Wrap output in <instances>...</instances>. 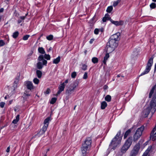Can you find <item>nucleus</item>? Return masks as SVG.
<instances>
[{
  "label": "nucleus",
  "mask_w": 156,
  "mask_h": 156,
  "mask_svg": "<svg viewBox=\"0 0 156 156\" xmlns=\"http://www.w3.org/2000/svg\"><path fill=\"white\" fill-rule=\"evenodd\" d=\"M92 140L90 137L86 138L85 140L82 144V147H81L83 156H87V151H89L91 147Z\"/></svg>",
  "instance_id": "obj_1"
},
{
  "label": "nucleus",
  "mask_w": 156,
  "mask_h": 156,
  "mask_svg": "<svg viewBox=\"0 0 156 156\" xmlns=\"http://www.w3.org/2000/svg\"><path fill=\"white\" fill-rule=\"evenodd\" d=\"M121 133V131L119 130L115 136L111 140L109 145V148L111 150H115L117 146L121 143L122 139V137L119 136Z\"/></svg>",
  "instance_id": "obj_2"
},
{
  "label": "nucleus",
  "mask_w": 156,
  "mask_h": 156,
  "mask_svg": "<svg viewBox=\"0 0 156 156\" xmlns=\"http://www.w3.org/2000/svg\"><path fill=\"white\" fill-rule=\"evenodd\" d=\"M153 109L155 112L156 110V94L153 98L150 104V107H148L144 111V116L146 118L147 117L150 113L151 109Z\"/></svg>",
  "instance_id": "obj_3"
},
{
  "label": "nucleus",
  "mask_w": 156,
  "mask_h": 156,
  "mask_svg": "<svg viewBox=\"0 0 156 156\" xmlns=\"http://www.w3.org/2000/svg\"><path fill=\"white\" fill-rule=\"evenodd\" d=\"M37 60L39 61L37 64V67L38 69H41L43 67L44 65L47 66V61L44 59L43 55H40L38 57Z\"/></svg>",
  "instance_id": "obj_4"
},
{
  "label": "nucleus",
  "mask_w": 156,
  "mask_h": 156,
  "mask_svg": "<svg viewBox=\"0 0 156 156\" xmlns=\"http://www.w3.org/2000/svg\"><path fill=\"white\" fill-rule=\"evenodd\" d=\"M132 141V137H129L126 140L125 144L122 147L121 152L123 153H125L131 145Z\"/></svg>",
  "instance_id": "obj_5"
},
{
  "label": "nucleus",
  "mask_w": 156,
  "mask_h": 156,
  "mask_svg": "<svg viewBox=\"0 0 156 156\" xmlns=\"http://www.w3.org/2000/svg\"><path fill=\"white\" fill-rule=\"evenodd\" d=\"M154 58V55L152 56L148 60L145 69L139 76H141L148 73L151 69V68L153 63V60Z\"/></svg>",
  "instance_id": "obj_6"
},
{
  "label": "nucleus",
  "mask_w": 156,
  "mask_h": 156,
  "mask_svg": "<svg viewBox=\"0 0 156 156\" xmlns=\"http://www.w3.org/2000/svg\"><path fill=\"white\" fill-rule=\"evenodd\" d=\"M79 82L78 81H75L71 83L69 87L66 90V94L71 95L74 92V89L78 86Z\"/></svg>",
  "instance_id": "obj_7"
},
{
  "label": "nucleus",
  "mask_w": 156,
  "mask_h": 156,
  "mask_svg": "<svg viewBox=\"0 0 156 156\" xmlns=\"http://www.w3.org/2000/svg\"><path fill=\"white\" fill-rule=\"evenodd\" d=\"M144 126H142L137 129L133 136L134 142H136L140 137L142 134V132L144 129Z\"/></svg>",
  "instance_id": "obj_8"
},
{
  "label": "nucleus",
  "mask_w": 156,
  "mask_h": 156,
  "mask_svg": "<svg viewBox=\"0 0 156 156\" xmlns=\"http://www.w3.org/2000/svg\"><path fill=\"white\" fill-rule=\"evenodd\" d=\"M141 141L140 140L138 143L134 146L133 149L131 151L130 156H136L138 153L140 149Z\"/></svg>",
  "instance_id": "obj_9"
},
{
  "label": "nucleus",
  "mask_w": 156,
  "mask_h": 156,
  "mask_svg": "<svg viewBox=\"0 0 156 156\" xmlns=\"http://www.w3.org/2000/svg\"><path fill=\"white\" fill-rule=\"evenodd\" d=\"M51 120L50 117H47L44 120V126H43L41 129L40 130V132H41V134H44L47 129L48 126L49 122Z\"/></svg>",
  "instance_id": "obj_10"
},
{
  "label": "nucleus",
  "mask_w": 156,
  "mask_h": 156,
  "mask_svg": "<svg viewBox=\"0 0 156 156\" xmlns=\"http://www.w3.org/2000/svg\"><path fill=\"white\" fill-rule=\"evenodd\" d=\"M108 46H110L116 48L118 46V42L109 39V41L107 43Z\"/></svg>",
  "instance_id": "obj_11"
},
{
  "label": "nucleus",
  "mask_w": 156,
  "mask_h": 156,
  "mask_svg": "<svg viewBox=\"0 0 156 156\" xmlns=\"http://www.w3.org/2000/svg\"><path fill=\"white\" fill-rule=\"evenodd\" d=\"M65 86L66 84H65V83H63L59 86L58 87V90L57 93V95H59L62 92L64 91Z\"/></svg>",
  "instance_id": "obj_12"
},
{
  "label": "nucleus",
  "mask_w": 156,
  "mask_h": 156,
  "mask_svg": "<svg viewBox=\"0 0 156 156\" xmlns=\"http://www.w3.org/2000/svg\"><path fill=\"white\" fill-rule=\"evenodd\" d=\"M111 22L112 23L116 26L122 25L124 24V22L122 20H120L119 21H114L112 19L111 20Z\"/></svg>",
  "instance_id": "obj_13"
},
{
  "label": "nucleus",
  "mask_w": 156,
  "mask_h": 156,
  "mask_svg": "<svg viewBox=\"0 0 156 156\" xmlns=\"http://www.w3.org/2000/svg\"><path fill=\"white\" fill-rule=\"evenodd\" d=\"M119 35L120 34L118 33L114 34L110 37L109 39L117 42V41L119 40Z\"/></svg>",
  "instance_id": "obj_14"
},
{
  "label": "nucleus",
  "mask_w": 156,
  "mask_h": 156,
  "mask_svg": "<svg viewBox=\"0 0 156 156\" xmlns=\"http://www.w3.org/2000/svg\"><path fill=\"white\" fill-rule=\"evenodd\" d=\"M115 48L113 47L112 46H108V44H107L105 49L107 52L110 53L113 51Z\"/></svg>",
  "instance_id": "obj_15"
},
{
  "label": "nucleus",
  "mask_w": 156,
  "mask_h": 156,
  "mask_svg": "<svg viewBox=\"0 0 156 156\" xmlns=\"http://www.w3.org/2000/svg\"><path fill=\"white\" fill-rule=\"evenodd\" d=\"M27 89L31 90L34 89V86L32 83L30 81H28L27 82Z\"/></svg>",
  "instance_id": "obj_16"
},
{
  "label": "nucleus",
  "mask_w": 156,
  "mask_h": 156,
  "mask_svg": "<svg viewBox=\"0 0 156 156\" xmlns=\"http://www.w3.org/2000/svg\"><path fill=\"white\" fill-rule=\"evenodd\" d=\"M111 18L109 17V15L108 13L105 14V16L103 17L102 21L103 22H106L107 20H110L111 21Z\"/></svg>",
  "instance_id": "obj_17"
},
{
  "label": "nucleus",
  "mask_w": 156,
  "mask_h": 156,
  "mask_svg": "<svg viewBox=\"0 0 156 156\" xmlns=\"http://www.w3.org/2000/svg\"><path fill=\"white\" fill-rule=\"evenodd\" d=\"M133 129V127L130 129H128L126 132L123 137L124 139H125L130 134L131 131Z\"/></svg>",
  "instance_id": "obj_18"
},
{
  "label": "nucleus",
  "mask_w": 156,
  "mask_h": 156,
  "mask_svg": "<svg viewBox=\"0 0 156 156\" xmlns=\"http://www.w3.org/2000/svg\"><path fill=\"white\" fill-rule=\"evenodd\" d=\"M107 103L105 101H103L101 103V108L102 109H104L107 106Z\"/></svg>",
  "instance_id": "obj_19"
},
{
  "label": "nucleus",
  "mask_w": 156,
  "mask_h": 156,
  "mask_svg": "<svg viewBox=\"0 0 156 156\" xmlns=\"http://www.w3.org/2000/svg\"><path fill=\"white\" fill-rule=\"evenodd\" d=\"M61 57L58 56L56 58L54 59L53 61V63L55 64H58L60 61Z\"/></svg>",
  "instance_id": "obj_20"
},
{
  "label": "nucleus",
  "mask_w": 156,
  "mask_h": 156,
  "mask_svg": "<svg viewBox=\"0 0 156 156\" xmlns=\"http://www.w3.org/2000/svg\"><path fill=\"white\" fill-rule=\"evenodd\" d=\"M109 53L107 52V53L106 54L105 56L104 57V60L103 61V63L104 64H106V62L107 60L109 57Z\"/></svg>",
  "instance_id": "obj_21"
},
{
  "label": "nucleus",
  "mask_w": 156,
  "mask_h": 156,
  "mask_svg": "<svg viewBox=\"0 0 156 156\" xmlns=\"http://www.w3.org/2000/svg\"><path fill=\"white\" fill-rule=\"evenodd\" d=\"M27 16V14H26L25 16H20L19 18V19H18L17 20L18 23H21L22 21V20H23L25 19Z\"/></svg>",
  "instance_id": "obj_22"
},
{
  "label": "nucleus",
  "mask_w": 156,
  "mask_h": 156,
  "mask_svg": "<svg viewBox=\"0 0 156 156\" xmlns=\"http://www.w3.org/2000/svg\"><path fill=\"white\" fill-rule=\"evenodd\" d=\"M36 75L37 77L39 78H41L42 75V72L40 70H37L36 72Z\"/></svg>",
  "instance_id": "obj_23"
},
{
  "label": "nucleus",
  "mask_w": 156,
  "mask_h": 156,
  "mask_svg": "<svg viewBox=\"0 0 156 156\" xmlns=\"http://www.w3.org/2000/svg\"><path fill=\"white\" fill-rule=\"evenodd\" d=\"M38 51L39 53L43 54L45 53V51L43 47H39L38 49Z\"/></svg>",
  "instance_id": "obj_24"
},
{
  "label": "nucleus",
  "mask_w": 156,
  "mask_h": 156,
  "mask_svg": "<svg viewBox=\"0 0 156 156\" xmlns=\"http://www.w3.org/2000/svg\"><path fill=\"white\" fill-rule=\"evenodd\" d=\"M20 115H18L16 117V119H14L12 122V123L14 124H16L19 120Z\"/></svg>",
  "instance_id": "obj_25"
},
{
  "label": "nucleus",
  "mask_w": 156,
  "mask_h": 156,
  "mask_svg": "<svg viewBox=\"0 0 156 156\" xmlns=\"http://www.w3.org/2000/svg\"><path fill=\"white\" fill-rule=\"evenodd\" d=\"M111 97L109 95H107L105 98V100L108 102H109L111 100Z\"/></svg>",
  "instance_id": "obj_26"
},
{
  "label": "nucleus",
  "mask_w": 156,
  "mask_h": 156,
  "mask_svg": "<svg viewBox=\"0 0 156 156\" xmlns=\"http://www.w3.org/2000/svg\"><path fill=\"white\" fill-rule=\"evenodd\" d=\"M19 35V32L18 31H16L13 33L12 36L14 38L16 39L18 37Z\"/></svg>",
  "instance_id": "obj_27"
},
{
  "label": "nucleus",
  "mask_w": 156,
  "mask_h": 156,
  "mask_svg": "<svg viewBox=\"0 0 156 156\" xmlns=\"http://www.w3.org/2000/svg\"><path fill=\"white\" fill-rule=\"evenodd\" d=\"M91 60L92 62L94 64L97 63L98 61V58L96 57H93Z\"/></svg>",
  "instance_id": "obj_28"
},
{
  "label": "nucleus",
  "mask_w": 156,
  "mask_h": 156,
  "mask_svg": "<svg viewBox=\"0 0 156 156\" xmlns=\"http://www.w3.org/2000/svg\"><path fill=\"white\" fill-rule=\"evenodd\" d=\"M113 9V7L112 6H109L108 7L106 11L108 13H110L112 11Z\"/></svg>",
  "instance_id": "obj_29"
},
{
  "label": "nucleus",
  "mask_w": 156,
  "mask_h": 156,
  "mask_svg": "<svg viewBox=\"0 0 156 156\" xmlns=\"http://www.w3.org/2000/svg\"><path fill=\"white\" fill-rule=\"evenodd\" d=\"M44 58L45 59L47 60H50L51 58V57L50 55L49 54H44Z\"/></svg>",
  "instance_id": "obj_30"
},
{
  "label": "nucleus",
  "mask_w": 156,
  "mask_h": 156,
  "mask_svg": "<svg viewBox=\"0 0 156 156\" xmlns=\"http://www.w3.org/2000/svg\"><path fill=\"white\" fill-rule=\"evenodd\" d=\"M151 9H154L156 7V4L155 3H152L150 5Z\"/></svg>",
  "instance_id": "obj_31"
},
{
  "label": "nucleus",
  "mask_w": 156,
  "mask_h": 156,
  "mask_svg": "<svg viewBox=\"0 0 156 156\" xmlns=\"http://www.w3.org/2000/svg\"><path fill=\"white\" fill-rule=\"evenodd\" d=\"M34 83L36 84L39 83V80L37 78H34L33 80Z\"/></svg>",
  "instance_id": "obj_32"
},
{
  "label": "nucleus",
  "mask_w": 156,
  "mask_h": 156,
  "mask_svg": "<svg viewBox=\"0 0 156 156\" xmlns=\"http://www.w3.org/2000/svg\"><path fill=\"white\" fill-rule=\"evenodd\" d=\"M57 98H51L50 101V103L52 104H54L56 101Z\"/></svg>",
  "instance_id": "obj_33"
},
{
  "label": "nucleus",
  "mask_w": 156,
  "mask_h": 156,
  "mask_svg": "<svg viewBox=\"0 0 156 156\" xmlns=\"http://www.w3.org/2000/svg\"><path fill=\"white\" fill-rule=\"evenodd\" d=\"M46 38L48 40H51L53 39V36L52 35H49L47 36Z\"/></svg>",
  "instance_id": "obj_34"
},
{
  "label": "nucleus",
  "mask_w": 156,
  "mask_h": 156,
  "mask_svg": "<svg viewBox=\"0 0 156 156\" xmlns=\"http://www.w3.org/2000/svg\"><path fill=\"white\" fill-rule=\"evenodd\" d=\"M87 65L83 64L82 65V69L83 70L85 71L87 69Z\"/></svg>",
  "instance_id": "obj_35"
},
{
  "label": "nucleus",
  "mask_w": 156,
  "mask_h": 156,
  "mask_svg": "<svg viewBox=\"0 0 156 156\" xmlns=\"http://www.w3.org/2000/svg\"><path fill=\"white\" fill-rule=\"evenodd\" d=\"M30 37L29 35H26L24 36L23 37V39L24 41H26L28 40L29 37Z\"/></svg>",
  "instance_id": "obj_36"
},
{
  "label": "nucleus",
  "mask_w": 156,
  "mask_h": 156,
  "mask_svg": "<svg viewBox=\"0 0 156 156\" xmlns=\"http://www.w3.org/2000/svg\"><path fill=\"white\" fill-rule=\"evenodd\" d=\"M76 76V73L75 72H74L71 73V76L72 78H75Z\"/></svg>",
  "instance_id": "obj_37"
},
{
  "label": "nucleus",
  "mask_w": 156,
  "mask_h": 156,
  "mask_svg": "<svg viewBox=\"0 0 156 156\" xmlns=\"http://www.w3.org/2000/svg\"><path fill=\"white\" fill-rule=\"evenodd\" d=\"M19 81V80L18 79H16L15 80L14 82V86L16 87H17V84Z\"/></svg>",
  "instance_id": "obj_38"
},
{
  "label": "nucleus",
  "mask_w": 156,
  "mask_h": 156,
  "mask_svg": "<svg viewBox=\"0 0 156 156\" xmlns=\"http://www.w3.org/2000/svg\"><path fill=\"white\" fill-rule=\"evenodd\" d=\"M156 88V84H155L152 87V89H151V90L150 91V92L152 93H153L154 92V90Z\"/></svg>",
  "instance_id": "obj_39"
},
{
  "label": "nucleus",
  "mask_w": 156,
  "mask_h": 156,
  "mask_svg": "<svg viewBox=\"0 0 156 156\" xmlns=\"http://www.w3.org/2000/svg\"><path fill=\"white\" fill-rule=\"evenodd\" d=\"M99 31V29L98 28H96L94 29V32L95 34L97 35L98 34Z\"/></svg>",
  "instance_id": "obj_40"
},
{
  "label": "nucleus",
  "mask_w": 156,
  "mask_h": 156,
  "mask_svg": "<svg viewBox=\"0 0 156 156\" xmlns=\"http://www.w3.org/2000/svg\"><path fill=\"white\" fill-rule=\"evenodd\" d=\"M88 77L87 73L85 72L83 76V79H86Z\"/></svg>",
  "instance_id": "obj_41"
},
{
  "label": "nucleus",
  "mask_w": 156,
  "mask_h": 156,
  "mask_svg": "<svg viewBox=\"0 0 156 156\" xmlns=\"http://www.w3.org/2000/svg\"><path fill=\"white\" fill-rule=\"evenodd\" d=\"M5 43L2 40H0V47L2 46L5 45Z\"/></svg>",
  "instance_id": "obj_42"
},
{
  "label": "nucleus",
  "mask_w": 156,
  "mask_h": 156,
  "mask_svg": "<svg viewBox=\"0 0 156 156\" xmlns=\"http://www.w3.org/2000/svg\"><path fill=\"white\" fill-rule=\"evenodd\" d=\"M13 14L15 16L17 17H18L19 15V14L18 13L16 10L14 11Z\"/></svg>",
  "instance_id": "obj_43"
},
{
  "label": "nucleus",
  "mask_w": 156,
  "mask_h": 156,
  "mask_svg": "<svg viewBox=\"0 0 156 156\" xmlns=\"http://www.w3.org/2000/svg\"><path fill=\"white\" fill-rule=\"evenodd\" d=\"M50 89L48 88L47 89V90L44 91V94H49L50 93Z\"/></svg>",
  "instance_id": "obj_44"
},
{
  "label": "nucleus",
  "mask_w": 156,
  "mask_h": 156,
  "mask_svg": "<svg viewBox=\"0 0 156 156\" xmlns=\"http://www.w3.org/2000/svg\"><path fill=\"white\" fill-rule=\"evenodd\" d=\"M119 1H117L116 2H114L113 4V6L114 7H115V6H116L118 5V4L119 3Z\"/></svg>",
  "instance_id": "obj_45"
},
{
  "label": "nucleus",
  "mask_w": 156,
  "mask_h": 156,
  "mask_svg": "<svg viewBox=\"0 0 156 156\" xmlns=\"http://www.w3.org/2000/svg\"><path fill=\"white\" fill-rule=\"evenodd\" d=\"M66 95L65 98V100L66 101L68 100L70 98V94H66Z\"/></svg>",
  "instance_id": "obj_46"
},
{
  "label": "nucleus",
  "mask_w": 156,
  "mask_h": 156,
  "mask_svg": "<svg viewBox=\"0 0 156 156\" xmlns=\"http://www.w3.org/2000/svg\"><path fill=\"white\" fill-rule=\"evenodd\" d=\"M5 103L4 102H1L0 103V107L2 108H3L5 105Z\"/></svg>",
  "instance_id": "obj_47"
},
{
  "label": "nucleus",
  "mask_w": 156,
  "mask_h": 156,
  "mask_svg": "<svg viewBox=\"0 0 156 156\" xmlns=\"http://www.w3.org/2000/svg\"><path fill=\"white\" fill-rule=\"evenodd\" d=\"M151 148H152V146H150L148 147V148H147V150L146 151H147V152H148V153L150 151V150H151Z\"/></svg>",
  "instance_id": "obj_48"
},
{
  "label": "nucleus",
  "mask_w": 156,
  "mask_h": 156,
  "mask_svg": "<svg viewBox=\"0 0 156 156\" xmlns=\"http://www.w3.org/2000/svg\"><path fill=\"white\" fill-rule=\"evenodd\" d=\"M108 86L106 85H105L103 87V89L104 90L107 89H108Z\"/></svg>",
  "instance_id": "obj_49"
},
{
  "label": "nucleus",
  "mask_w": 156,
  "mask_h": 156,
  "mask_svg": "<svg viewBox=\"0 0 156 156\" xmlns=\"http://www.w3.org/2000/svg\"><path fill=\"white\" fill-rule=\"evenodd\" d=\"M148 153L147 152V151H145V152L144 153L142 156H147Z\"/></svg>",
  "instance_id": "obj_50"
},
{
  "label": "nucleus",
  "mask_w": 156,
  "mask_h": 156,
  "mask_svg": "<svg viewBox=\"0 0 156 156\" xmlns=\"http://www.w3.org/2000/svg\"><path fill=\"white\" fill-rule=\"evenodd\" d=\"M94 38H92L89 41V43L90 44H92L93 43V41L94 40Z\"/></svg>",
  "instance_id": "obj_51"
},
{
  "label": "nucleus",
  "mask_w": 156,
  "mask_h": 156,
  "mask_svg": "<svg viewBox=\"0 0 156 156\" xmlns=\"http://www.w3.org/2000/svg\"><path fill=\"white\" fill-rule=\"evenodd\" d=\"M10 151V147L9 146L6 149V152H9Z\"/></svg>",
  "instance_id": "obj_52"
},
{
  "label": "nucleus",
  "mask_w": 156,
  "mask_h": 156,
  "mask_svg": "<svg viewBox=\"0 0 156 156\" xmlns=\"http://www.w3.org/2000/svg\"><path fill=\"white\" fill-rule=\"evenodd\" d=\"M153 94V93L150 92L149 94V98H151Z\"/></svg>",
  "instance_id": "obj_53"
},
{
  "label": "nucleus",
  "mask_w": 156,
  "mask_h": 156,
  "mask_svg": "<svg viewBox=\"0 0 156 156\" xmlns=\"http://www.w3.org/2000/svg\"><path fill=\"white\" fill-rule=\"evenodd\" d=\"M99 31H101V32H102L104 31V29L103 28H101V29H100L99 30Z\"/></svg>",
  "instance_id": "obj_54"
},
{
  "label": "nucleus",
  "mask_w": 156,
  "mask_h": 156,
  "mask_svg": "<svg viewBox=\"0 0 156 156\" xmlns=\"http://www.w3.org/2000/svg\"><path fill=\"white\" fill-rule=\"evenodd\" d=\"M4 9L3 8H1L0 9V12H2L4 11Z\"/></svg>",
  "instance_id": "obj_55"
},
{
  "label": "nucleus",
  "mask_w": 156,
  "mask_h": 156,
  "mask_svg": "<svg viewBox=\"0 0 156 156\" xmlns=\"http://www.w3.org/2000/svg\"><path fill=\"white\" fill-rule=\"evenodd\" d=\"M8 125L7 124H6L4 126H2V127H1L0 128V129L1 130V129H3V128H4V127H5L6 126H7Z\"/></svg>",
  "instance_id": "obj_56"
},
{
  "label": "nucleus",
  "mask_w": 156,
  "mask_h": 156,
  "mask_svg": "<svg viewBox=\"0 0 156 156\" xmlns=\"http://www.w3.org/2000/svg\"><path fill=\"white\" fill-rule=\"evenodd\" d=\"M30 96V94H26L25 95V97L26 98V97H27Z\"/></svg>",
  "instance_id": "obj_57"
},
{
  "label": "nucleus",
  "mask_w": 156,
  "mask_h": 156,
  "mask_svg": "<svg viewBox=\"0 0 156 156\" xmlns=\"http://www.w3.org/2000/svg\"><path fill=\"white\" fill-rule=\"evenodd\" d=\"M52 50V48L51 47L48 50V52L50 51L51 50Z\"/></svg>",
  "instance_id": "obj_58"
},
{
  "label": "nucleus",
  "mask_w": 156,
  "mask_h": 156,
  "mask_svg": "<svg viewBox=\"0 0 156 156\" xmlns=\"http://www.w3.org/2000/svg\"><path fill=\"white\" fill-rule=\"evenodd\" d=\"M68 80H66L65 82L64 83H65H65H68Z\"/></svg>",
  "instance_id": "obj_59"
},
{
  "label": "nucleus",
  "mask_w": 156,
  "mask_h": 156,
  "mask_svg": "<svg viewBox=\"0 0 156 156\" xmlns=\"http://www.w3.org/2000/svg\"><path fill=\"white\" fill-rule=\"evenodd\" d=\"M43 36V34H41V35H40V37H39L38 38V39H39L41 38V37H42Z\"/></svg>",
  "instance_id": "obj_60"
},
{
  "label": "nucleus",
  "mask_w": 156,
  "mask_h": 156,
  "mask_svg": "<svg viewBox=\"0 0 156 156\" xmlns=\"http://www.w3.org/2000/svg\"><path fill=\"white\" fill-rule=\"evenodd\" d=\"M120 76L119 75H117V77L118 78V77H120Z\"/></svg>",
  "instance_id": "obj_61"
},
{
  "label": "nucleus",
  "mask_w": 156,
  "mask_h": 156,
  "mask_svg": "<svg viewBox=\"0 0 156 156\" xmlns=\"http://www.w3.org/2000/svg\"><path fill=\"white\" fill-rule=\"evenodd\" d=\"M12 100H11V101H9V104H11V103H12Z\"/></svg>",
  "instance_id": "obj_62"
},
{
  "label": "nucleus",
  "mask_w": 156,
  "mask_h": 156,
  "mask_svg": "<svg viewBox=\"0 0 156 156\" xmlns=\"http://www.w3.org/2000/svg\"><path fill=\"white\" fill-rule=\"evenodd\" d=\"M5 98V99H7V96H5V98Z\"/></svg>",
  "instance_id": "obj_63"
},
{
  "label": "nucleus",
  "mask_w": 156,
  "mask_h": 156,
  "mask_svg": "<svg viewBox=\"0 0 156 156\" xmlns=\"http://www.w3.org/2000/svg\"><path fill=\"white\" fill-rule=\"evenodd\" d=\"M153 2H156V0H152Z\"/></svg>",
  "instance_id": "obj_64"
}]
</instances>
